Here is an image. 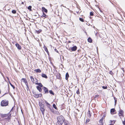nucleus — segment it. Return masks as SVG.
<instances>
[{"mask_svg": "<svg viewBox=\"0 0 125 125\" xmlns=\"http://www.w3.org/2000/svg\"><path fill=\"white\" fill-rule=\"evenodd\" d=\"M121 69L123 71L124 73L125 72V70L124 68H121Z\"/></svg>", "mask_w": 125, "mask_h": 125, "instance_id": "nucleus-43", "label": "nucleus"}, {"mask_svg": "<svg viewBox=\"0 0 125 125\" xmlns=\"http://www.w3.org/2000/svg\"><path fill=\"white\" fill-rule=\"evenodd\" d=\"M64 122V124L65 125H68V124L66 123L65 122Z\"/></svg>", "mask_w": 125, "mask_h": 125, "instance_id": "nucleus-47", "label": "nucleus"}, {"mask_svg": "<svg viewBox=\"0 0 125 125\" xmlns=\"http://www.w3.org/2000/svg\"><path fill=\"white\" fill-rule=\"evenodd\" d=\"M61 75L60 73L57 74L56 76V78L57 79H60L61 78Z\"/></svg>", "mask_w": 125, "mask_h": 125, "instance_id": "nucleus-21", "label": "nucleus"}, {"mask_svg": "<svg viewBox=\"0 0 125 125\" xmlns=\"http://www.w3.org/2000/svg\"><path fill=\"white\" fill-rule=\"evenodd\" d=\"M39 105L40 107V110L41 111L42 114L44 115L45 111V109L44 108V105L40 102H39Z\"/></svg>", "mask_w": 125, "mask_h": 125, "instance_id": "nucleus-2", "label": "nucleus"}, {"mask_svg": "<svg viewBox=\"0 0 125 125\" xmlns=\"http://www.w3.org/2000/svg\"><path fill=\"white\" fill-rule=\"evenodd\" d=\"M42 77L46 79H47L48 78V77L44 73H42Z\"/></svg>", "mask_w": 125, "mask_h": 125, "instance_id": "nucleus-17", "label": "nucleus"}, {"mask_svg": "<svg viewBox=\"0 0 125 125\" xmlns=\"http://www.w3.org/2000/svg\"><path fill=\"white\" fill-rule=\"evenodd\" d=\"M38 97H41L42 96V94H38Z\"/></svg>", "mask_w": 125, "mask_h": 125, "instance_id": "nucleus-37", "label": "nucleus"}, {"mask_svg": "<svg viewBox=\"0 0 125 125\" xmlns=\"http://www.w3.org/2000/svg\"><path fill=\"white\" fill-rule=\"evenodd\" d=\"M53 108H54L56 110H58V109L56 107V105L55 104H53L52 105Z\"/></svg>", "mask_w": 125, "mask_h": 125, "instance_id": "nucleus-26", "label": "nucleus"}, {"mask_svg": "<svg viewBox=\"0 0 125 125\" xmlns=\"http://www.w3.org/2000/svg\"><path fill=\"white\" fill-rule=\"evenodd\" d=\"M8 104V101H6L5 100H2L1 103V105L2 106H7Z\"/></svg>", "mask_w": 125, "mask_h": 125, "instance_id": "nucleus-3", "label": "nucleus"}, {"mask_svg": "<svg viewBox=\"0 0 125 125\" xmlns=\"http://www.w3.org/2000/svg\"><path fill=\"white\" fill-rule=\"evenodd\" d=\"M15 45L18 50H20L21 49V46L18 43H16L15 44Z\"/></svg>", "mask_w": 125, "mask_h": 125, "instance_id": "nucleus-7", "label": "nucleus"}, {"mask_svg": "<svg viewBox=\"0 0 125 125\" xmlns=\"http://www.w3.org/2000/svg\"><path fill=\"white\" fill-rule=\"evenodd\" d=\"M33 96L34 97L36 98H38V94H35L34 95H33Z\"/></svg>", "mask_w": 125, "mask_h": 125, "instance_id": "nucleus-28", "label": "nucleus"}, {"mask_svg": "<svg viewBox=\"0 0 125 125\" xmlns=\"http://www.w3.org/2000/svg\"><path fill=\"white\" fill-rule=\"evenodd\" d=\"M48 107L49 108L50 110L53 113L54 111V109L53 108V107H52L51 106H49Z\"/></svg>", "mask_w": 125, "mask_h": 125, "instance_id": "nucleus-13", "label": "nucleus"}, {"mask_svg": "<svg viewBox=\"0 0 125 125\" xmlns=\"http://www.w3.org/2000/svg\"><path fill=\"white\" fill-rule=\"evenodd\" d=\"M103 121V118H102L100 120H99V122L100 123H102Z\"/></svg>", "mask_w": 125, "mask_h": 125, "instance_id": "nucleus-40", "label": "nucleus"}, {"mask_svg": "<svg viewBox=\"0 0 125 125\" xmlns=\"http://www.w3.org/2000/svg\"><path fill=\"white\" fill-rule=\"evenodd\" d=\"M44 101L45 102L48 107L51 106L50 104L49 103H48L45 100Z\"/></svg>", "mask_w": 125, "mask_h": 125, "instance_id": "nucleus-24", "label": "nucleus"}, {"mask_svg": "<svg viewBox=\"0 0 125 125\" xmlns=\"http://www.w3.org/2000/svg\"><path fill=\"white\" fill-rule=\"evenodd\" d=\"M116 112V111L114 108H112L110 110V113L112 114H114L116 113V112L115 113V112Z\"/></svg>", "mask_w": 125, "mask_h": 125, "instance_id": "nucleus-8", "label": "nucleus"}, {"mask_svg": "<svg viewBox=\"0 0 125 125\" xmlns=\"http://www.w3.org/2000/svg\"><path fill=\"white\" fill-rule=\"evenodd\" d=\"M69 76L68 73L67 72L66 73L65 75V79L66 80H68V78Z\"/></svg>", "mask_w": 125, "mask_h": 125, "instance_id": "nucleus-19", "label": "nucleus"}, {"mask_svg": "<svg viewBox=\"0 0 125 125\" xmlns=\"http://www.w3.org/2000/svg\"><path fill=\"white\" fill-rule=\"evenodd\" d=\"M92 113L90 112V110H89L88 111V113L87 114V116L89 118H90L91 116Z\"/></svg>", "mask_w": 125, "mask_h": 125, "instance_id": "nucleus-11", "label": "nucleus"}, {"mask_svg": "<svg viewBox=\"0 0 125 125\" xmlns=\"http://www.w3.org/2000/svg\"><path fill=\"white\" fill-rule=\"evenodd\" d=\"M100 10L101 12H102V11L101 10Z\"/></svg>", "mask_w": 125, "mask_h": 125, "instance_id": "nucleus-60", "label": "nucleus"}, {"mask_svg": "<svg viewBox=\"0 0 125 125\" xmlns=\"http://www.w3.org/2000/svg\"><path fill=\"white\" fill-rule=\"evenodd\" d=\"M94 15L93 12L91 11L90 13V15L91 16H93Z\"/></svg>", "mask_w": 125, "mask_h": 125, "instance_id": "nucleus-38", "label": "nucleus"}, {"mask_svg": "<svg viewBox=\"0 0 125 125\" xmlns=\"http://www.w3.org/2000/svg\"><path fill=\"white\" fill-rule=\"evenodd\" d=\"M79 20L81 21H82L83 22L84 21V20L83 18H79Z\"/></svg>", "mask_w": 125, "mask_h": 125, "instance_id": "nucleus-35", "label": "nucleus"}, {"mask_svg": "<svg viewBox=\"0 0 125 125\" xmlns=\"http://www.w3.org/2000/svg\"><path fill=\"white\" fill-rule=\"evenodd\" d=\"M15 42H12V43H13L14 44V43H15Z\"/></svg>", "mask_w": 125, "mask_h": 125, "instance_id": "nucleus-57", "label": "nucleus"}, {"mask_svg": "<svg viewBox=\"0 0 125 125\" xmlns=\"http://www.w3.org/2000/svg\"><path fill=\"white\" fill-rule=\"evenodd\" d=\"M124 111L122 110L120 108V111L119 112L118 115L119 116H124Z\"/></svg>", "mask_w": 125, "mask_h": 125, "instance_id": "nucleus-6", "label": "nucleus"}, {"mask_svg": "<svg viewBox=\"0 0 125 125\" xmlns=\"http://www.w3.org/2000/svg\"><path fill=\"white\" fill-rule=\"evenodd\" d=\"M32 93L34 94V95L35 94H36V92L34 90H33L32 91Z\"/></svg>", "mask_w": 125, "mask_h": 125, "instance_id": "nucleus-42", "label": "nucleus"}, {"mask_svg": "<svg viewBox=\"0 0 125 125\" xmlns=\"http://www.w3.org/2000/svg\"><path fill=\"white\" fill-rule=\"evenodd\" d=\"M32 7L31 6H29L28 7V9L30 11H32Z\"/></svg>", "mask_w": 125, "mask_h": 125, "instance_id": "nucleus-29", "label": "nucleus"}, {"mask_svg": "<svg viewBox=\"0 0 125 125\" xmlns=\"http://www.w3.org/2000/svg\"><path fill=\"white\" fill-rule=\"evenodd\" d=\"M37 14H38V13L37 12H36L35 13V14L34 15L35 16H36L37 15Z\"/></svg>", "mask_w": 125, "mask_h": 125, "instance_id": "nucleus-45", "label": "nucleus"}, {"mask_svg": "<svg viewBox=\"0 0 125 125\" xmlns=\"http://www.w3.org/2000/svg\"><path fill=\"white\" fill-rule=\"evenodd\" d=\"M43 48L44 49V50L46 52H48V50L46 47L45 45H44Z\"/></svg>", "mask_w": 125, "mask_h": 125, "instance_id": "nucleus-27", "label": "nucleus"}, {"mask_svg": "<svg viewBox=\"0 0 125 125\" xmlns=\"http://www.w3.org/2000/svg\"><path fill=\"white\" fill-rule=\"evenodd\" d=\"M35 84L38 85V86L40 87H42L43 86L42 85L41 83H35Z\"/></svg>", "mask_w": 125, "mask_h": 125, "instance_id": "nucleus-15", "label": "nucleus"}, {"mask_svg": "<svg viewBox=\"0 0 125 125\" xmlns=\"http://www.w3.org/2000/svg\"><path fill=\"white\" fill-rule=\"evenodd\" d=\"M11 12L13 14H15L16 13V11L15 10H13Z\"/></svg>", "mask_w": 125, "mask_h": 125, "instance_id": "nucleus-33", "label": "nucleus"}, {"mask_svg": "<svg viewBox=\"0 0 125 125\" xmlns=\"http://www.w3.org/2000/svg\"><path fill=\"white\" fill-rule=\"evenodd\" d=\"M42 30H39L38 31L36 30V31L37 34H39L41 32Z\"/></svg>", "mask_w": 125, "mask_h": 125, "instance_id": "nucleus-31", "label": "nucleus"}, {"mask_svg": "<svg viewBox=\"0 0 125 125\" xmlns=\"http://www.w3.org/2000/svg\"><path fill=\"white\" fill-rule=\"evenodd\" d=\"M42 89L43 90L44 92V94H47L49 93V90L46 87L43 86L42 87Z\"/></svg>", "mask_w": 125, "mask_h": 125, "instance_id": "nucleus-5", "label": "nucleus"}, {"mask_svg": "<svg viewBox=\"0 0 125 125\" xmlns=\"http://www.w3.org/2000/svg\"><path fill=\"white\" fill-rule=\"evenodd\" d=\"M30 79H31V80L32 82L33 83H35L34 82L35 80H34V79L33 78V77L32 76H31L30 77Z\"/></svg>", "mask_w": 125, "mask_h": 125, "instance_id": "nucleus-14", "label": "nucleus"}, {"mask_svg": "<svg viewBox=\"0 0 125 125\" xmlns=\"http://www.w3.org/2000/svg\"><path fill=\"white\" fill-rule=\"evenodd\" d=\"M6 94V93H5V94H4V95H5V94Z\"/></svg>", "mask_w": 125, "mask_h": 125, "instance_id": "nucleus-63", "label": "nucleus"}, {"mask_svg": "<svg viewBox=\"0 0 125 125\" xmlns=\"http://www.w3.org/2000/svg\"><path fill=\"white\" fill-rule=\"evenodd\" d=\"M34 71L37 73H41V70L39 69H35L34 70Z\"/></svg>", "mask_w": 125, "mask_h": 125, "instance_id": "nucleus-18", "label": "nucleus"}, {"mask_svg": "<svg viewBox=\"0 0 125 125\" xmlns=\"http://www.w3.org/2000/svg\"><path fill=\"white\" fill-rule=\"evenodd\" d=\"M9 83H10V85L11 86V87H12L14 89L15 88V86L13 85H12L10 83V82H9Z\"/></svg>", "mask_w": 125, "mask_h": 125, "instance_id": "nucleus-32", "label": "nucleus"}, {"mask_svg": "<svg viewBox=\"0 0 125 125\" xmlns=\"http://www.w3.org/2000/svg\"><path fill=\"white\" fill-rule=\"evenodd\" d=\"M109 73L112 75H113V73L112 71H110Z\"/></svg>", "mask_w": 125, "mask_h": 125, "instance_id": "nucleus-41", "label": "nucleus"}, {"mask_svg": "<svg viewBox=\"0 0 125 125\" xmlns=\"http://www.w3.org/2000/svg\"><path fill=\"white\" fill-rule=\"evenodd\" d=\"M7 79H8V80H9V78H8V77H7Z\"/></svg>", "mask_w": 125, "mask_h": 125, "instance_id": "nucleus-61", "label": "nucleus"}, {"mask_svg": "<svg viewBox=\"0 0 125 125\" xmlns=\"http://www.w3.org/2000/svg\"><path fill=\"white\" fill-rule=\"evenodd\" d=\"M49 93L51 94H52L53 95H54V94L53 92L52 91V90H51L49 91Z\"/></svg>", "mask_w": 125, "mask_h": 125, "instance_id": "nucleus-25", "label": "nucleus"}, {"mask_svg": "<svg viewBox=\"0 0 125 125\" xmlns=\"http://www.w3.org/2000/svg\"><path fill=\"white\" fill-rule=\"evenodd\" d=\"M37 89L40 92H41L42 90V87L39 86H37L36 87Z\"/></svg>", "mask_w": 125, "mask_h": 125, "instance_id": "nucleus-10", "label": "nucleus"}, {"mask_svg": "<svg viewBox=\"0 0 125 125\" xmlns=\"http://www.w3.org/2000/svg\"><path fill=\"white\" fill-rule=\"evenodd\" d=\"M54 50V51H55L56 52H57V53H59V52H58V51L57 50V49H56L55 48Z\"/></svg>", "mask_w": 125, "mask_h": 125, "instance_id": "nucleus-44", "label": "nucleus"}, {"mask_svg": "<svg viewBox=\"0 0 125 125\" xmlns=\"http://www.w3.org/2000/svg\"><path fill=\"white\" fill-rule=\"evenodd\" d=\"M84 32L85 33H86V34H87V33L85 31H84Z\"/></svg>", "mask_w": 125, "mask_h": 125, "instance_id": "nucleus-59", "label": "nucleus"}, {"mask_svg": "<svg viewBox=\"0 0 125 125\" xmlns=\"http://www.w3.org/2000/svg\"><path fill=\"white\" fill-rule=\"evenodd\" d=\"M88 41L90 43H92V40L91 37H89L87 39Z\"/></svg>", "mask_w": 125, "mask_h": 125, "instance_id": "nucleus-20", "label": "nucleus"}, {"mask_svg": "<svg viewBox=\"0 0 125 125\" xmlns=\"http://www.w3.org/2000/svg\"><path fill=\"white\" fill-rule=\"evenodd\" d=\"M90 18H91V17H90Z\"/></svg>", "mask_w": 125, "mask_h": 125, "instance_id": "nucleus-64", "label": "nucleus"}, {"mask_svg": "<svg viewBox=\"0 0 125 125\" xmlns=\"http://www.w3.org/2000/svg\"><path fill=\"white\" fill-rule=\"evenodd\" d=\"M113 124H114L115 123V121L114 120H113Z\"/></svg>", "mask_w": 125, "mask_h": 125, "instance_id": "nucleus-50", "label": "nucleus"}, {"mask_svg": "<svg viewBox=\"0 0 125 125\" xmlns=\"http://www.w3.org/2000/svg\"><path fill=\"white\" fill-rule=\"evenodd\" d=\"M114 98L115 100V105L116 104L117 102V98L115 97H114Z\"/></svg>", "mask_w": 125, "mask_h": 125, "instance_id": "nucleus-30", "label": "nucleus"}, {"mask_svg": "<svg viewBox=\"0 0 125 125\" xmlns=\"http://www.w3.org/2000/svg\"><path fill=\"white\" fill-rule=\"evenodd\" d=\"M42 11L43 13L45 12L46 13H47L48 11L44 7H42Z\"/></svg>", "mask_w": 125, "mask_h": 125, "instance_id": "nucleus-9", "label": "nucleus"}, {"mask_svg": "<svg viewBox=\"0 0 125 125\" xmlns=\"http://www.w3.org/2000/svg\"><path fill=\"white\" fill-rule=\"evenodd\" d=\"M88 122V121H87V120H86V122Z\"/></svg>", "mask_w": 125, "mask_h": 125, "instance_id": "nucleus-62", "label": "nucleus"}, {"mask_svg": "<svg viewBox=\"0 0 125 125\" xmlns=\"http://www.w3.org/2000/svg\"><path fill=\"white\" fill-rule=\"evenodd\" d=\"M57 121L56 123V125H62L63 123L64 119L63 116H59L57 117Z\"/></svg>", "mask_w": 125, "mask_h": 125, "instance_id": "nucleus-1", "label": "nucleus"}, {"mask_svg": "<svg viewBox=\"0 0 125 125\" xmlns=\"http://www.w3.org/2000/svg\"><path fill=\"white\" fill-rule=\"evenodd\" d=\"M102 88L104 89H106L107 88V86H102Z\"/></svg>", "mask_w": 125, "mask_h": 125, "instance_id": "nucleus-39", "label": "nucleus"}, {"mask_svg": "<svg viewBox=\"0 0 125 125\" xmlns=\"http://www.w3.org/2000/svg\"><path fill=\"white\" fill-rule=\"evenodd\" d=\"M122 123H123V124L124 125H125V121L124 120V121H123Z\"/></svg>", "mask_w": 125, "mask_h": 125, "instance_id": "nucleus-46", "label": "nucleus"}, {"mask_svg": "<svg viewBox=\"0 0 125 125\" xmlns=\"http://www.w3.org/2000/svg\"><path fill=\"white\" fill-rule=\"evenodd\" d=\"M21 4H24V2H22L21 3Z\"/></svg>", "mask_w": 125, "mask_h": 125, "instance_id": "nucleus-58", "label": "nucleus"}, {"mask_svg": "<svg viewBox=\"0 0 125 125\" xmlns=\"http://www.w3.org/2000/svg\"><path fill=\"white\" fill-rule=\"evenodd\" d=\"M48 16L44 12L43 13V15L42 16H41V17L42 18L43 17H44L45 18H46Z\"/></svg>", "mask_w": 125, "mask_h": 125, "instance_id": "nucleus-23", "label": "nucleus"}, {"mask_svg": "<svg viewBox=\"0 0 125 125\" xmlns=\"http://www.w3.org/2000/svg\"><path fill=\"white\" fill-rule=\"evenodd\" d=\"M76 12L78 14L79 13V11H76Z\"/></svg>", "mask_w": 125, "mask_h": 125, "instance_id": "nucleus-56", "label": "nucleus"}, {"mask_svg": "<svg viewBox=\"0 0 125 125\" xmlns=\"http://www.w3.org/2000/svg\"><path fill=\"white\" fill-rule=\"evenodd\" d=\"M77 49V47L76 46H74L72 47H70V49H69V50L70 51L71 50L72 51H76Z\"/></svg>", "mask_w": 125, "mask_h": 125, "instance_id": "nucleus-4", "label": "nucleus"}, {"mask_svg": "<svg viewBox=\"0 0 125 125\" xmlns=\"http://www.w3.org/2000/svg\"><path fill=\"white\" fill-rule=\"evenodd\" d=\"M13 107H12V108L11 109L10 112H12L13 111Z\"/></svg>", "mask_w": 125, "mask_h": 125, "instance_id": "nucleus-51", "label": "nucleus"}, {"mask_svg": "<svg viewBox=\"0 0 125 125\" xmlns=\"http://www.w3.org/2000/svg\"><path fill=\"white\" fill-rule=\"evenodd\" d=\"M76 93L77 94H80L79 90V89H78L76 91Z\"/></svg>", "mask_w": 125, "mask_h": 125, "instance_id": "nucleus-36", "label": "nucleus"}, {"mask_svg": "<svg viewBox=\"0 0 125 125\" xmlns=\"http://www.w3.org/2000/svg\"><path fill=\"white\" fill-rule=\"evenodd\" d=\"M25 84L27 86V90H28V89H29V85H28V83H26V84Z\"/></svg>", "mask_w": 125, "mask_h": 125, "instance_id": "nucleus-34", "label": "nucleus"}, {"mask_svg": "<svg viewBox=\"0 0 125 125\" xmlns=\"http://www.w3.org/2000/svg\"><path fill=\"white\" fill-rule=\"evenodd\" d=\"M11 115V114L10 113V114H9V115L7 116V117L6 118L7 120H9L10 119Z\"/></svg>", "mask_w": 125, "mask_h": 125, "instance_id": "nucleus-12", "label": "nucleus"}, {"mask_svg": "<svg viewBox=\"0 0 125 125\" xmlns=\"http://www.w3.org/2000/svg\"><path fill=\"white\" fill-rule=\"evenodd\" d=\"M46 52L48 54V55H49V53L48 51V52Z\"/></svg>", "mask_w": 125, "mask_h": 125, "instance_id": "nucleus-53", "label": "nucleus"}, {"mask_svg": "<svg viewBox=\"0 0 125 125\" xmlns=\"http://www.w3.org/2000/svg\"><path fill=\"white\" fill-rule=\"evenodd\" d=\"M114 125V124H110L109 125Z\"/></svg>", "mask_w": 125, "mask_h": 125, "instance_id": "nucleus-54", "label": "nucleus"}, {"mask_svg": "<svg viewBox=\"0 0 125 125\" xmlns=\"http://www.w3.org/2000/svg\"><path fill=\"white\" fill-rule=\"evenodd\" d=\"M35 79L36 80V81H35V83H38V80L36 79L35 78Z\"/></svg>", "mask_w": 125, "mask_h": 125, "instance_id": "nucleus-49", "label": "nucleus"}, {"mask_svg": "<svg viewBox=\"0 0 125 125\" xmlns=\"http://www.w3.org/2000/svg\"><path fill=\"white\" fill-rule=\"evenodd\" d=\"M22 82L25 83V84L28 83L27 81L25 78H22L21 79Z\"/></svg>", "mask_w": 125, "mask_h": 125, "instance_id": "nucleus-16", "label": "nucleus"}, {"mask_svg": "<svg viewBox=\"0 0 125 125\" xmlns=\"http://www.w3.org/2000/svg\"><path fill=\"white\" fill-rule=\"evenodd\" d=\"M68 42L69 43H71V42L70 41H68Z\"/></svg>", "mask_w": 125, "mask_h": 125, "instance_id": "nucleus-55", "label": "nucleus"}, {"mask_svg": "<svg viewBox=\"0 0 125 125\" xmlns=\"http://www.w3.org/2000/svg\"><path fill=\"white\" fill-rule=\"evenodd\" d=\"M10 113H9L8 114H5L2 115V117H5L7 116L9 114H10Z\"/></svg>", "mask_w": 125, "mask_h": 125, "instance_id": "nucleus-22", "label": "nucleus"}, {"mask_svg": "<svg viewBox=\"0 0 125 125\" xmlns=\"http://www.w3.org/2000/svg\"><path fill=\"white\" fill-rule=\"evenodd\" d=\"M99 96V95H98V94H97V95H95V98H96V97H98V96Z\"/></svg>", "mask_w": 125, "mask_h": 125, "instance_id": "nucleus-48", "label": "nucleus"}, {"mask_svg": "<svg viewBox=\"0 0 125 125\" xmlns=\"http://www.w3.org/2000/svg\"><path fill=\"white\" fill-rule=\"evenodd\" d=\"M113 121V120H110V122L111 123H112Z\"/></svg>", "mask_w": 125, "mask_h": 125, "instance_id": "nucleus-52", "label": "nucleus"}]
</instances>
